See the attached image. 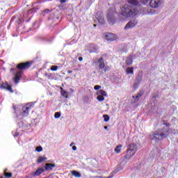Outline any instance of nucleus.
<instances>
[{"label":"nucleus","instance_id":"obj_39","mask_svg":"<svg viewBox=\"0 0 178 178\" xmlns=\"http://www.w3.org/2000/svg\"><path fill=\"white\" fill-rule=\"evenodd\" d=\"M67 73L70 74V73H72V70H68Z\"/></svg>","mask_w":178,"mask_h":178},{"label":"nucleus","instance_id":"obj_7","mask_svg":"<svg viewBox=\"0 0 178 178\" xmlns=\"http://www.w3.org/2000/svg\"><path fill=\"white\" fill-rule=\"evenodd\" d=\"M97 99H98L100 102H102V101L105 100V97H108V95H106V92L105 90H100L97 92Z\"/></svg>","mask_w":178,"mask_h":178},{"label":"nucleus","instance_id":"obj_23","mask_svg":"<svg viewBox=\"0 0 178 178\" xmlns=\"http://www.w3.org/2000/svg\"><path fill=\"white\" fill-rule=\"evenodd\" d=\"M44 161H47V157L39 156L37 162L41 163L42 162H44Z\"/></svg>","mask_w":178,"mask_h":178},{"label":"nucleus","instance_id":"obj_45","mask_svg":"<svg viewBox=\"0 0 178 178\" xmlns=\"http://www.w3.org/2000/svg\"><path fill=\"white\" fill-rule=\"evenodd\" d=\"M104 129H108V127H104Z\"/></svg>","mask_w":178,"mask_h":178},{"label":"nucleus","instance_id":"obj_3","mask_svg":"<svg viewBox=\"0 0 178 178\" xmlns=\"http://www.w3.org/2000/svg\"><path fill=\"white\" fill-rule=\"evenodd\" d=\"M120 15L123 16V17H134V16H137L138 15V10L134 8L131 9V8L129 5H124L121 8Z\"/></svg>","mask_w":178,"mask_h":178},{"label":"nucleus","instance_id":"obj_17","mask_svg":"<svg viewBox=\"0 0 178 178\" xmlns=\"http://www.w3.org/2000/svg\"><path fill=\"white\" fill-rule=\"evenodd\" d=\"M141 97H143V92H139L137 94V95L133 96V98L135 100V102H137V101H138V99H140Z\"/></svg>","mask_w":178,"mask_h":178},{"label":"nucleus","instance_id":"obj_26","mask_svg":"<svg viewBox=\"0 0 178 178\" xmlns=\"http://www.w3.org/2000/svg\"><path fill=\"white\" fill-rule=\"evenodd\" d=\"M142 78L140 76H138L136 79L135 82L139 83V84L141 83Z\"/></svg>","mask_w":178,"mask_h":178},{"label":"nucleus","instance_id":"obj_40","mask_svg":"<svg viewBox=\"0 0 178 178\" xmlns=\"http://www.w3.org/2000/svg\"><path fill=\"white\" fill-rule=\"evenodd\" d=\"M44 12H45V13H47L49 12V10H45Z\"/></svg>","mask_w":178,"mask_h":178},{"label":"nucleus","instance_id":"obj_16","mask_svg":"<svg viewBox=\"0 0 178 178\" xmlns=\"http://www.w3.org/2000/svg\"><path fill=\"white\" fill-rule=\"evenodd\" d=\"M55 166H56L55 164L46 163L45 170H52V168H55Z\"/></svg>","mask_w":178,"mask_h":178},{"label":"nucleus","instance_id":"obj_11","mask_svg":"<svg viewBox=\"0 0 178 178\" xmlns=\"http://www.w3.org/2000/svg\"><path fill=\"white\" fill-rule=\"evenodd\" d=\"M17 67L21 70L23 69H29V67H30V63L26 62V63H19L18 64Z\"/></svg>","mask_w":178,"mask_h":178},{"label":"nucleus","instance_id":"obj_30","mask_svg":"<svg viewBox=\"0 0 178 178\" xmlns=\"http://www.w3.org/2000/svg\"><path fill=\"white\" fill-rule=\"evenodd\" d=\"M35 151H37V152H41V151H42V147L41 146L36 147Z\"/></svg>","mask_w":178,"mask_h":178},{"label":"nucleus","instance_id":"obj_21","mask_svg":"<svg viewBox=\"0 0 178 178\" xmlns=\"http://www.w3.org/2000/svg\"><path fill=\"white\" fill-rule=\"evenodd\" d=\"M7 170H8L7 169H6V170H4V176H5V177L1 176L0 178L12 177V173H8V172H6Z\"/></svg>","mask_w":178,"mask_h":178},{"label":"nucleus","instance_id":"obj_20","mask_svg":"<svg viewBox=\"0 0 178 178\" xmlns=\"http://www.w3.org/2000/svg\"><path fill=\"white\" fill-rule=\"evenodd\" d=\"M133 67H128L126 70L127 74H134V71L133 70Z\"/></svg>","mask_w":178,"mask_h":178},{"label":"nucleus","instance_id":"obj_42","mask_svg":"<svg viewBox=\"0 0 178 178\" xmlns=\"http://www.w3.org/2000/svg\"><path fill=\"white\" fill-rule=\"evenodd\" d=\"M92 52H94V51L90 50V54L92 53Z\"/></svg>","mask_w":178,"mask_h":178},{"label":"nucleus","instance_id":"obj_1","mask_svg":"<svg viewBox=\"0 0 178 178\" xmlns=\"http://www.w3.org/2000/svg\"><path fill=\"white\" fill-rule=\"evenodd\" d=\"M163 124L165 125V127L156 131L151 136L152 140H163V138H166L169 136V126L170 124L168 122H164Z\"/></svg>","mask_w":178,"mask_h":178},{"label":"nucleus","instance_id":"obj_35","mask_svg":"<svg viewBox=\"0 0 178 178\" xmlns=\"http://www.w3.org/2000/svg\"><path fill=\"white\" fill-rule=\"evenodd\" d=\"M72 149H73V151H76L77 147H76V146H72Z\"/></svg>","mask_w":178,"mask_h":178},{"label":"nucleus","instance_id":"obj_34","mask_svg":"<svg viewBox=\"0 0 178 178\" xmlns=\"http://www.w3.org/2000/svg\"><path fill=\"white\" fill-rule=\"evenodd\" d=\"M60 3H66L67 2V0H60Z\"/></svg>","mask_w":178,"mask_h":178},{"label":"nucleus","instance_id":"obj_41","mask_svg":"<svg viewBox=\"0 0 178 178\" xmlns=\"http://www.w3.org/2000/svg\"><path fill=\"white\" fill-rule=\"evenodd\" d=\"M42 2H44V1H39L38 3H41Z\"/></svg>","mask_w":178,"mask_h":178},{"label":"nucleus","instance_id":"obj_9","mask_svg":"<svg viewBox=\"0 0 178 178\" xmlns=\"http://www.w3.org/2000/svg\"><path fill=\"white\" fill-rule=\"evenodd\" d=\"M105 38L107 41H115L118 38L113 33H107L105 35Z\"/></svg>","mask_w":178,"mask_h":178},{"label":"nucleus","instance_id":"obj_25","mask_svg":"<svg viewBox=\"0 0 178 178\" xmlns=\"http://www.w3.org/2000/svg\"><path fill=\"white\" fill-rule=\"evenodd\" d=\"M59 69V67L57 65H53L51 67L50 70H52V72H56Z\"/></svg>","mask_w":178,"mask_h":178},{"label":"nucleus","instance_id":"obj_37","mask_svg":"<svg viewBox=\"0 0 178 178\" xmlns=\"http://www.w3.org/2000/svg\"><path fill=\"white\" fill-rule=\"evenodd\" d=\"M79 60H80V62H81L83 60V57H79Z\"/></svg>","mask_w":178,"mask_h":178},{"label":"nucleus","instance_id":"obj_31","mask_svg":"<svg viewBox=\"0 0 178 178\" xmlns=\"http://www.w3.org/2000/svg\"><path fill=\"white\" fill-rule=\"evenodd\" d=\"M140 83L138 82H136L134 83V88H138Z\"/></svg>","mask_w":178,"mask_h":178},{"label":"nucleus","instance_id":"obj_15","mask_svg":"<svg viewBox=\"0 0 178 178\" xmlns=\"http://www.w3.org/2000/svg\"><path fill=\"white\" fill-rule=\"evenodd\" d=\"M96 17L99 23H100V24H104V23H105V19H104V17H102V15H101L100 16H98V15H96Z\"/></svg>","mask_w":178,"mask_h":178},{"label":"nucleus","instance_id":"obj_14","mask_svg":"<svg viewBox=\"0 0 178 178\" xmlns=\"http://www.w3.org/2000/svg\"><path fill=\"white\" fill-rule=\"evenodd\" d=\"M60 94L63 97H65V98H69V92L66 90H64L63 88H60Z\"/></svg>","mask_w":178,"mask_h":178},{"label":"nucleus","instance_id":"obj_4","mask_svg":"<svg viewBox=\"0 0 178 178\" xmlns=\"http://www.w3.org/2000/svg\"><path fill=\"white\" fill-rule=\"evenodd\" d=\"M116 15V10L115 8H110L107 13V20L109 24H115V15Z\"/></svg>","mask_w":178,"mask_h":178},{"label":"nucleus","instance_id":"obj_38","mask_svg":"<svg viewBox=\"0 0 178 178\" xmlns=\"http://www.w3.org/2000/svg\"><path fill=\"white\" fill-rule=\"evenodd\" d=\"M73 145H74V143H72L70 145V147H73Z\"/></svg>","mask_w":178,"mask_h":178},{"label":"nucleus","instance_id":"obj_44","mask_svg":"<svg viewBox=\"0 0 178 178\" xmlns=\"http://www.w3.org/2000/svg\"><path fill=\"white\" fill-rule=\"evenodd\" d=\"M2 87H3L5 88V85H2Z\"/></svg>","mask_w":178,"mask_h":178},{"label":"nucleus","instance_id":"obj_5","mask_svg":"<svg viewBox=\"0 0 178 178\" xmlns=\"http://www.w3.org/2000/svg\"><path fill=\"white\" fill-rule=\"evenodd\" d=\"M34 108V104L33 103H28L26 106L22 108V118H27L29 116V112L30 110Z\"/></svg>","mask_w":178,"mask_h":178},{"label":"nucleus","instance_id":"obj_10","mask_svg":"<svg viewBox=\"0 0 178 178\" xmlns=\"http://www.w3.org/2000/svg\"><path fill=\"white\" fill-rule=\"evenodd\" d=\"M22 71H18L17 72V73L15 75L14 77V81L16 84H17V83H19V81H20V79H22Z\"/></svg>","mask_w":178,"mask_h":178},{"label":"nucleus","instance_id":"obj_33","mask_svg":"<svg viewBox=\"0 0 178 178\" xmlns=\"http://www.w3.org/2000/svg\"><path fill=\"white\" fill-rule=\"evenodd\" d=\"M99 88H101V86L99 85H97V86H95L94 87V89L97 91L98 90H99Z\"/></svg>","mask_w":178,"mask_h":178},{"label":"nucleus","instance_id":"obj_27","mask_svg":"<svg viewBox=\"0 0 178 178\" xmlns=\"http://www.w3.org/2000/svg\"><path fill=\"white\" fill-rule=\"evenodd\" d=\"M116 172H115V171H113L111 174H110V175L108 176V177H103V178H113V176H115V174Z\"/></svg>","mask_w":178,"mask_h":178},{"label":"nucleus","instance_id":"obj_43","mask_svg":"<svg viewBox=\"0 0 178 178\" xmlns=\"http://www.w3.org/2000/svg\"><path fill=\"white\" fill-rule=\"evenodd\" d=\"M93 26H94V27H97V24H94Z\"/></svg>","mask_w":178,"mask_h":178},{"label":"nucleus","instance_id":"obj_28","mask_svg":"<svg viewBox=\"0 0 178 178\" xmlns=\"http://www.w3.org/2000/svg\"><path fill=\"white\" fill-rule=\"evenodd\" d=\"M103 118L104 119V122H109V115H104Z\"/></svg>","mask_w":178,"mask_h":178},{"label":"nucleus","instance_id":"obj_13","mask_svg":"<svg viewBox=\"0 0 178 178\" xmlns=\"http://www.w3.org/2000/svg\"><path fill=\"white\" fill-rule=\"evenodd\" d=\"M98 63L99 69H104V67H105V63H104V58H100L98 60Z\"/></svg>","mask_w":178,"mask_h":178},{"label":"nucleus","instance_id":"obj_19","mask_svg":"<svg viewBox=\"0 0 178 178\" xmlns=\"http://www.w3.org/2000/svg\"><path fill=\"white\" fill-rule=\"evenodd\" d=\"M44 168H39L35 171V175L40 176L41 173H44Z\"/></svg>","mask_w":178,"mask_h":178},{"label":"nucleus","instance_id":"obj_12","mask_svg":"<svg viewBox=\"0 0 178 178\" xmlns=\"http://www.w3.org/2000/svg\"><path fill=\"white\" fill-rule=\"evenodd\" d=\"M128 3H129V5H131V6H138V5L140 4L138 0H128Z\"/></svg>","mask_w":178,"mask_h":178},{"label":"nucleus","instance_id":"obj_8","mask_svg":"<svg viewBox=\"0 0 178 178\" xmlns=\"http://www.w3.org/2000/svg\"><path fill=\"white\" fill-rule=\"evenodd\" d=\"M162 3V0H151L150 1V6L154 9L156 8H159V5Z\"/></svg>","mask_w":178,"mask_h":178},{"label":"nucleus","instance_id":"obj_24","mask_svg":"<svg viewBox=\"0 0 178 178\" xmlns=\"http://www.w3.org/2000/svg\"><path fill=\"white\" fill-rule=\"evenodd\" d=\"M126 63H127V65H131V63H133V59L131 58V57H129L127 59Z\"/></svg>","mask_w":178,"mask_h":178},{"label":"nucleus","instance_id":"obj_36","mask_svg":"<svg viewBox=\"0 0 178 178\" xmlns=\"http://www.w3.org/2000/svg\"><path fill=\"white\" fill-rule=\"evenodd\" d=\"M6 88H7V90H8V91H10L11 92H13L12 91V87H8Z\"/></svg>","mask_w":178,"mask_h":178},{"label":"nucleus","instance_id":"obj_18","mask_svg":"<svg viewBox=\"0 0 178 178\" xmlns=\"http://www.w3.org/2000/svg\"><path fill=\"white\" fill-rule=\"evenodd\" d=\"M122 145H120L118 146H117L115 148V152L116 154H120L121 151H122Z\"/></svg>","mask_w":178,"mask_h":178},{"label":"nucleus","instance_id":"obj_22","mask_svg":"<svg viewBox=\"0 0 178 178\" xmlns=\"http://www.w3.org/2000/svg\"><path fill=\"white\" fill-rule=\"evenodd\" d=\"M72 175L74 176V177H81V174L77 171H72Z\"/></svg>","mask_w":178,"mask_h":178},{"label":"nucleus","instance_id":"obj_2","mask_svg":"<svg viewBox=\"0 0 178 178\" xmlns=\"http://www.w3.org/2000/svg\"><path fill=\"white\" fill-rule=\"evenodd\" d=\"M137 148H138V143H130L128 145V148L127 149V154L124 156V159L122 161V163H127L128 161H130L134 155H136V153L137 152Z\"/></svg>","mask_w":178,"mask_h":178},{"label":"nucleus","instance_id":"obj_46","mask_svg":"<svg viewBox=\"0 0 178 178\" xmlns=\"http://www.w3.org/2000/svg\"><path fill=\"white\" fill-rule=\"evenodd\" d=\"M15 137H17V135H15Z\"/></svg>","mask_w":178,"mask_h":178},{"label":"nucleus","instance_id":"obj_6","mask_svg":"<svg viewBox=\"0 0 178 178\" xmlns=\"http://www.w3.org/2000/svg\"><path fill=\"white\" fill-rule=\"evenodd\" d=\"M138 21L137 19H133L129 21L124 26V30H130V29H134L137 26Z\"/></svg>","mask_w":178,"mask_h":178},{"label":"nucleus","instance_id":"obj_29","mask_svg":"<svg viewBox=\"0 0 178 178\" xmlns=\"http://www.w3.org/2000/svg\"><path fill=\"white\" fill-rule=\"evenodd\" d=\"M54 118L55 119H59V118H60V113L56 112L54 115Z\"/></svg>","mask_w":178,"mask_h":178},{"label":"nucleus","instance_id":"obj_32","mask_svg":"<svg viewBox=\"0 0 178 178\" xmlns=\"http://www.w3.org/2000/svg\"><path fill=\"white\" fill-rule=\"evenodd\" d=\"M140 2L144 5H145V3H147L148 2H149V0H140Z\"/></svg>","mask_w":178,"mask_h":178}]
</instances>
